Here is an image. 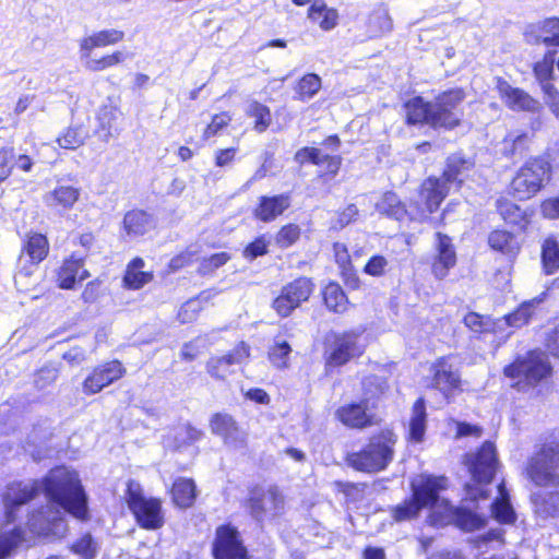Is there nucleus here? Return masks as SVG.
<instances>
[{
	"instance_id": "nucleus-45",
	"label": "nucleus",
	"mask_w": 559,
	"mask_h": 559,
	"mask_svg": "<svg viewBox=\"0 0 559 559\" xmlns=\"http://www.w3.org/2000/svg\"><path fill=\"white\" fill-rule=\"evenodd\" d=\"M85 68L93 72L104 71L108 68L115 67L124 61L126 55L120 50H116L112 53L105 55L100 58H85Z\"/></svg>"
},
{
	"instance_id": "nucleus-13",
	"label": "nucleus",
	"mask_w": 559,
	"mask_h": 559,
	"mask_svg": "<svg viewBox=\"0 0 559 559\" xmlns=\"http://www.w3.org/2000/svg\"><path fill=\"white\" fill-rule=\"evenodd\" d=\"M454 522L456 526L464 531H475L485 526L486 520L478 514L465 509L452 507L447 499H437V509H435V523L443 525Z\"/></svg>"
},
{
	"instance_id": "nucleus-55",
	"label": "nucleus",
	"mask_w": 559,
	"mask_h": 559,
	"mask_svg": "<svg viewBox=\"0 0 559 559\" xmlns=\"http://www.w3.org/2000/svg\"><path fill=\"white\" fill-rule=\"evenodd\" d=\"M464 324L476 333L488 332L492 326L488 318H484L475 312H469L464 317Z\"/></svg>"
},
{
	"instance_id": "nucleus-57",
	"label": "nucleus",
	"mask_w": 559,
	"mask_h": 559,
	"mask_svg": "<svg viewBox=\"0 0 559 559\" xmlns=\"http://www.w3.org/2000/svg\"><path fill=\"white\" fill-rule=\"evenodd\" d=\"M72 550L86 559L93 558L96 552V544L92 536L86 534L73 544Z\"/></svg>"
},
{
	"instance_id": "nucleus-12",
	"label": "nucleus",
	"mask_w": 559,
	"mask_h": 559,
	"mask_svg": "<svg viewBox=\"0 0 559 559\" xmlns=\"http://www.w3.org/2000/svg\"><path fill=\"white\" fill-rule=\"evenodd\" d=\"M284 497L275 487L255 488L251 491L248 508L258 521L273 519L284 511Z\"/></svg>"
},
{
	"instance_id": "nucleus-47",
	"label": "nucleus",
	"mask_w": 559,
	"mask_h": 559,
	"mask_svg": "<svg viewBox=\"0 0 559 559\" xmlns=\"http://www.w3.org/2000/svg\"><path fill=\"white\" fill-rule=\"evenodd\" d=\"M530 142L526 133H509L501 143V152L510 157L523 152Z\"/></svg>"
},
{
	"instance_id": "nucleus-43",
	"label": "nucleus",
	"mask_w": 559,
	"mask_h": 559,
	"mask_svg": "<svg viewBox=\"0 0 559 559\" xmlns=\"http://www.w3.org/2000/svg\"><path fill=\"white\" fill-rule=\"evenodd\" d=\"M537 304L539 301L536 299L525 301L514 312L503 317L502 320L510 326L521 328L533 317Z\"/></svg>"
},
{
	"instance_id": "nucleus-59",
	"label": "nucleus",
	"mask_w": 559,
	"mask_h": 559,
	"mask_svg": "<svg viewBox=\"0 0 559 559\" xmlns=\"http://www.w3.org/2000/svg\"><path fill=\"white\" fill-rule=\"evenodd\" d=\"M534 73L536 79L540 82V85L545 82H549L554 73V59L551 57H545L542 61H538L534 67Z\"/></svg>"
},
{
	"instance_id": "nucleus-28",
	"label": "nucleus",
	"mask_w": 559,
	"mask_h": 559,
	"mask_svg": "<svg viewBox=\"0 0 559 559\" xmlns=\"http://www.w3.org/2000/svg\"><path fill=\"white\" fill-rule=\"evenodd\" d=\"M80 198V189L73 186L60 185L44 197V201L49 207L72 209Z\"/></svg>"
},
{
	"instance_id": "nucleus-48",
	"label": "nucleus",
	"mask_w": 559,
	"mask_h": 559,
	"mask_svg": "<svg viewBox=\"0 0 559 559\" xmlns=\"http://www.w3.org/2000/svg\"><path fill=\"white\" fill-rule=\"evenodd\" d=\"M497 210L507 223L520 224L525 221V212L507 199H499L497 201Z\"/></svg>"
},
{
	"instance_id": "nucleus-17",
	"label": "nucleus",
	"mask_w": 559,
	"mask_h": 559,
	"mask_svg": "<svg viewBox=\"0 0 559 559\" xmlns=\"http://www.w3.org/2000/svg\"><path fill=\"white\" fill-rule=\"evenodd\" d=\"M496 90L502 103L514 111H536L539 103L524 90L512 86L502 78L496 79Z\"/></svg>"
},
{
	"instance_id": "nucleus-46",
	"label": "nucleus",
	"mask_w": 559,
	"mask_h": 559,
	"mask_svg": "<svg viewBox=\"0 0 559 559\" xmlns=\"http://www.w3.org/2000/svg\"><path fill=\"white\" fill-rule=\"evenodd\" d=\"M210 297L209 293H202L197 298L186 301L178 311V319L181 323L192 322L197 319L199 312L203 308V301Z\"/></svg>"
},
{
	"instance_id": "nucleus-2",
	"label": "nucleus",
	"mask_w": 559,
	"mask_h": 559,
	"mask_svg": "<svg viewBox=\"0 0 559 559\" xmlns=\"http://www.w3.org/2000/svg\"><path fill=\"white\" fill-rule=\"evenodd\" d=\"M465 464L471 474V480L465 484L466 499L471 501L486 500L489 497L490 485L497 471V456L495 445L487 441L477 453L468 454Z\"/></svg>"
},
{
	"instance_id": "nucleus-44",
	"label": "nucleus",
	"mask_w": 559,
	"mask_h": 559,
	"mask_svg": "<svg viewBox=\"0 0 559 559\" xmlns=\"http://www.w3.org/2000/svg\"><path fill=\"white\" fill-rule=\"evenodd\" d=\"M248 116L255 119L254 130L258 132H264L271 124L272 116L270 109L255 100L248 104L246 109Z\"/></svg>"
},
{
	"instance_id": "nucleus-9",
	"label": "nucleus",
	"mask_w": 559,
	"mask_h": 559,
	"mask_svg": "<svg viewBox=\"0 0 559 559\" xmlns=\"http://www.w3.org/2000/svg\"><path fill=\"white\" fill-rule=\"evenodd\" d=\"M526 474L536 486H559V445H543L528 461Z\"/></svg>"
},
{
	"instance_id": "nucleus-41",
	"label": "nucleus",
	"mask_w": 559,
	"mask_h": 559,
	"mask_svg": "<svg viewBox=\"0 0 559 559\" xmlns=\"http://www.w3.org/2000/svg\"><path fill=\"white\" fill-rule=\"evenodd\" d=\"M87 138L88 131L85 128L70 127L57 138V143L62 148L76 150L84 144Z\"/></svg>"
},
{
	"instance_id": "nucleus-53",
	"label": "nucleus",
	"mask_w": 559,
	"mask_h": 559,
	"mask_svg": "<svg viewBox=\"0 0 559 559\" xmlns=\"http://www.w3.org/2000/svg\"><path fill=\"white\" fill-rule=\"evenodd\" d=\"M300 236V228L295 224L283 226L276 235V245L281 248H287L295 243Z\"/></svg>"
},
{
	"instance_id": "nucleus-37",
	"label": "nucleus",
	"mask_w": 559,
	"mask_h": 559,
	"mask_svg": "<svg viewBox=\"0 0 559 559\" xmlns=\"http://www.w3.org/2000/svg\"><path fill=\"white\" fill-rule=\"evenodd\" d=\"M532 502L535 512L543 518L559 514V490L546 495L534 493L532 496Z\"/></svg>"
},
{
	"instance_id": "nucleus-4",
	"label": "nucleus",
	"mask_w": 559,
	"mask_h": 559,
	"mask_svg": "<svg viewBox=\"0 0 559 559\" xmlns=\"http://www.w3.org/2000/svg\"><path fill=\"white\" fill-rule=\"evenodd\" d=\"M395 443L396 436L391 430L381 431L361 451L349 454L348 464L367 473L383 471L393 460Z\"/></svg>"
},
{
	"instance_id": "nucleus-31",
	"label": "nucleus",
	"mask_w": 559,
	"mask_h": 559,
	"mask_svg": "<svg viewBox=\"0 0 559 559\" xmlns=\"http://www.w3.org/2000/svg\"><path fill=\"white\" fill-rule=\"evenodd\" d=\"M488 243L495 251L514 258L520 251V243L514 235L507 230L496 229L488 236Z\"/></svg>"
},
{
	"instance_id": "nucleus-40",
	"label": "nucleus",
	"mask_w": 559,
	"mask_h": 559,
	"mask_svg": "<svg viewBox=\"0 0 559 559\" xmlns=\"http://www.w3.org/2000/svg\"><path fill=\"white\" fill-rule=\"evenodd\" d=\"M37 266L38 264L24 260L23 255L20 257L19 270L14 276V282L19 290L28 292L31 287L37 284V277H35Z\"/></svg>"
},
{
	"instance_id": "nucleus-23",
	"label": "nucleus",
	"mask_w": 559,
	"mask_h": 559,
	"mask_svg": "<svg viewBox=\"0 0 559 559\" xmlns=\"http://www.w3.org/2000/svg\"><path fill=\"white\" fill-rule=\"evenodd\" d=\"M123 38L124 32L117 28L94 32L80 40L81 58H88L93 49L116 45L123 40Z\"/></svg>"
},
{
	"instance_id": "nucleus-30",
	"label": "nucleus",
	"mask_w": 559,
	"mask_h": 559,
	"mask_svg": "<svg viewBox=\"0 0 559 559\" xmlns=\"http://www.w3.org/2000/svg\"><path fill=\"white\" fill-rule=\"evenodd\" d=\"M497 489L498 497L491 504V514L499 523L512 524L514 523L516 515L510 503L509 492L503 483L499 484Z\"/></svg>"
},
{
	"instance_id": "nucleus-42",
	"label": "nucleus",
	"mask_w": 559,
	"mask_h": 559,
	"mask_svg": "<svg viewBox=\"0 0 559 559\" xmlns=\"http://www.w3.org/2000/svg\"><path fill=\"white\" fill-rule=\"evenodd\" d=\"M542 261L547 274H552L559 270V243L554 238L545 239L542 246Z\"/></svg>"
},
{
	"instance_id": "nucleus-20",
	"label": "nucleus",
	"mask_w": 559,
	"mask_h": 559,
	"mask_svg": "<svg viewBox=\"0 0 559 559\" xmlns=\"http://www.w3.org/2000/svg\"><path fill=\"white\" fill-rule=\"evenodd\" d=\"M335 417L349 428L364 429L372 425V415L368 413L366 402L342 405L336 409Z\"/></svg>"
},
{
	"instance_id": "nucleus-49",
	"label": "nucleus",
	"mask_w": 559,
	"mask_h": 559,
	"mask_svg": "<svg viewBox=\"0 0 559 559\" xmlns=\"http://www.w3.org/2000/svg\"><path fill=\"white\" fill-rule=\"evenodd\" d=\"M321 88V79L319 75L309 73L301 78L298 83L297 93L301 100L312 98Z\"/></svg>"
},
{
	"instance_id": "nucleus-58",
	"label": "nucleus",
	"mask_w": 559,
	"mask_h": 559,
	"mask_svg": "<svg viewBox=\"0 0 559 559\" xmlns=\"http://www.w3.org/2000/svg\"><path fill=\"white\" fill-rule=\"evenodd\" d=\"M389 265V261L383 255L371 257L364 267V272L371 276H382Z\"/></svg>"
},
{
	"instance_id": "nucleus-32",
	"label": "nucleus",
	"mask_w": 559,
	"mask_h": 559,
	"mask_svg": "<svg viewBox=\"0 0 559 559\" xmlns=\"http://www.w3.org/2000/svg\"><path fill=\"white\" fill-rule=\"evenodd\" d=\"M123 227L129 236H141L154 227V221L146 212L132 210L124 215Z\"/></svg>"
},
{
	"instance_id": "nucleus-39",
	"label": "nucleus",
	"mask_w": 559,
	"mask_h": 559,
	"mask_svg": "<svg viewBox=\"0 0 559 559\" xmlns=\"http://www.w3.org/2000/svg\"><path fill=\"white\" fill-rule=\"evenodd\" d=\"M323 299L325 306L333 312L343 313L348 308V299L336 283H330L324 287Z\"/></svg>"
},
{
	"instance_id": "nucleus-63",
	"label": "nucleus",
	"mask_w": 559,
	"mask_h": 559,
	"mask_svg": "<svg viewBox=\"0 0 559 559\" xmlns=\"http://www.w3.org/2000/svg\"><path fill=\"white\" fill-rule=\"evenodd\" d=\"M267 242L263 237L255 239L253 242L249 243L243 250V255L247 259L253 260L260 255L266 253Z\"/></svg>"
},
{
	"instance_id": "nucleus-38",
	"label": "nucleus",
	"mask_w": 559,
	"mask_h": 559,
	"mask_svg": "<svg viewBox=\"0 0 559 559\" xmlns=\"http://www.w3.org/2000/svg\"><path fill=\"white\" fill-rule=\"evenodd\" d=\"M426 431V408L425 401L418 399L413 406V414L409 421V439L414 442H421Z\"/></svg>"
},
{
	"instance_id": "nucleus-51",
	"label": "nucleus",
	"mask_w": 559,
	"mask_h": 559,
	"mask_svg": "<svg viewBox=\"0 0 559 559\" xmlns=\"http://www.w3.org/2000/svg\"><path fill=\"white\" fill-rule=\"evenodd\" d=\"M392 20L384 10L374 12L369 21V31L373 36H381L392 29Z\"/></svg>"
},
{
	"instance_id": "nucleus-36",
	"label": "nucleus",
	"mask_w": 559,
	"mask_h": 559,
	"mask_svg": "<svg viewBox=\"0 0 559 559\" xmlns=\"http://www.w3.org/2000/svg\"><path fill=\"white\" fill-rule=\"evenodd\" d=\"M376 206L379 213L385 214L395 219H402L406 215L409 216L411 213V209L407 210L393 192L384 193L380 201L377 202Z\"/></svg>"
},
{
	"instance_id": "nucleus-22",
	"label": "nucleus",
	"mask_w": 559,
	"mask_h": 559,
	"mask_svg": "<svg viewBox=\"0 0 559 559\" xmlns=\"http://www.w3.org/2000/svg\"><path fill=\"white\" fill-rule=\"evenodd\" d=\"M437 254L432 263V272L438 278H443L456 263V254L451 239L441 233L437 234Z\"/></svg>"
},
{
	"instance_id": "nucleus-26",
	"label": "nucleus",
	"mask_w": 559,
	"mask_h": 559,
	"mask_svg": "<svg viewBox=\"0 0 559 559\" xmlns=\"http://www.w3.org/2000/svg\"><path fill=\"white\" fill-rule=\"evenodd\" d=\"M88 276L87 271L83 269L82 258L73 254L60 266L57 281L60 288L70 289L76 280L83 281Z\"/></svg>"
},
{
	"instance_id": "nucleus-61",
	"label": "nucleus",
	"mask_w": 559,
	"mask_h": 559,
	"mask_svg": "<svg viewBox=\"0 0 559 559\" xmlns=\"http://www.w3.org/2000/svg\"><path fill=\"white\" fill-rule=\"evenodd\" d=\"M231 120V117L227 112H222L219 115H215L211 121V123L204 130L203 136L209 139L215 135L221 129L226 127Z\"/></svg>"
},
{
	"instance_id": "nucleus-15",
	"label": "nucleus",
	"mask_w": 559,
	"mask_h": 559,
	"mask_svg": "<svg viewBox=\"0 0 559 559\" xmlns=\"http://www.w3.org/2000/svg\"><path fill=\"white\" fill-rule=\"evenodd\" d=\"M465 95L461 88L450 90L438 95L432 103V115L440 116L441 121L435 127L452 129L460 123L461 114L457 109Z\"/></svg>"
},
{
	"instance_id": "nucleus-21",
	"label": "nucleus",
	"mask_w": 559,
	"mask_h": 559,
	"mask_svg": "<svg viewBox=\"0 0 559 559\" xmlns=\"http://www.w3.org/2000/svg\"><path fill=\"white\" fill-rule=\"evenodd\" d=\"M431 371L433 372V388L443 392L445 396H448L449 392L459 388L460 377L453 366L449 362V358H438L432 364Z\"/></svg>"
},
{
	"instance_id": "nucleus-14",
	"label": "nucleus",
	"mask_w": 559,
	"mask_h": 559,
	"mask_svg": "<svg viewBox=\"0 0 559 559\" xmlns=\"http://www.w3.org/2000/svg\"><path fill=\"white\" fill-rule=\"evenodd\" d=\"M45 477L28 483H14L7 487L3 493L5 518L9 523L15 521V511L19 507L33 500L39 492L45 493Z\"/></svg>"
},
{
	"instance_id": "nucleus-35",
	"label": "nucleus",
	"mask_w": 559,
	"mask_h": 559,
	"mask_svg": "<svg viewBox=\"0 0 559 559\" xmlns=\"http://www.w3.org/2000/svg\"><path fill=\"white\" fill-rule=\"evenodd\" d=\"M535 27V43L547 47L559 46V17L545 19Z\"/></svg>"
},
{
	"instance_id": "nucleus-11",
	"label": "nucleus",
	"mask_w": 559,
	"mask_h": 559,
	"mask_svg": "<svg viewBox=\"0 0 559 559\" xmlns=\"http://www.w3.org/2000/svg\"><path fill=\"white\" fill-rule=\"evenodd\" d=\"M212 555L214 559H254L248 555L238 530L229 524L216 528Z\"/></svg>"
},
{
	"instance_id": "nucleus-33",
	"label": "nucleus",
	"mask_w": 559,
	"mask_h": 559,
	"mask_svg": "<svg viewBox=\"0 0 559 559\" xmlns=\"http://www.w3.org/2000/svg\"><path fill=\"white\" fill-rule=\"evenodd\" d=\"M171 497L179 508H190L197 498V487L192 479L180 477L175 480L171 488Z\"/></svg>"
},
{
	"instance_id": "nucleus-27",
	"label": "nucleus",
	"mask_w": 559,
	"mask_h": 559,
	"mask_svg": "<svg viewBox=\"0 0 559 559\" xmlns=\"http://www.w3.org/2000/svg\"><path fill=\"white\" fill-rule=\"evenodd\" d=\"M308 19L317 23L322 31H331L338 24V12L322 0H316L308 9Z\"/></svg>"
},
{
	"instance_id": "nucleus-6",
	"label": "nucleus",
	"mask_w": 559,
	"mask_h": 559,
	"mask_svg": "<svg viewBox=\"0 0 559 559\" xmlns=\"http://www.w3.org/2000/svg\"><path fill=\"white\" fill-rule=\"evenodd\" d=\"M551 370L550 362L545 353L532 350L507 366L504 374L508 378L516 379L513 385L519 390H525L546 380L551 374Z\"/></svg>"
},
{
	"instance_id": "nucleus-18",
	"label": "nucleus",
	"mask_w": 559,
	"mask_h": 559,
	"mask_svg": "<svg viewBox=\"0 0 559 559\" xmlns=\"http://www.w3.org/2000/svg\"><path fill=\"white\" fill-rule=\"evenodd\" d=\"M358 337L359 333L356 331L337 334L328 362L333 366H342L352 358L360 355L362 347L358 344Z\"/></svg>"
},
{
	"instance_id": "nucleus-56",
	"label": "nucleus",
	"mask_w": 559,
	"mask_h": 559,
	"mask_svg": "<svg viewBox=\"0 0 559 559\" xmlns=\"http://www.w3.org/2000/svg\"><path fill=\"white\" fill-rule=\"evenodd\" d=\"M545 104L550 108L551 112L559 119V91L550 82L542 85Z\"/></svg>"
},
{
	"instance_id": "nucleus-19",
	"label": "nucleus",
	"mask_w": 559,
	"mask_h": 559,
	"mask_svg": "<svg viewBox=\"0 0 559 559\" xmlns=\"http://www.w3.org/2000/svg\"><path fill=\"white\" fill-rule=\"evenodd\" d=\"M213 433L222 437L225 443L235 448L242 447L246 441L245 433L239 429L235 419L228 414H215L210 420Z\"/></svg>"
},
{
	"instance_id": "nucleus-8",
	"label": "nucleus",
	"mask_w": 559,
	"mask_h": 559,
	"mask_svg": "<svg viewBox=\"0 0 559 559\" xmlns=\"http://www.w3.org/2000/svg\"><path fill=\"white\" fill-rule=\"evenodd\" d=\"M551 166L544 156L527 159L511 181V191L520 200L535 195L550 179Z\"/></svg>"
},
{
	"instance_id": "nucleus-29",
	"label": "nucleus",
	"mask_w": 559,
	"mask_h": 559,
	"mask_svg": "<svg viewBox=\"0 0 559 559\" xmlns=\"http://www.w3.org/2000/svg\"><path fill=\"white\" fill-rule=\"evenodd\" d=\"M49 252V242L46 236L39 233L26 235L22 247V253L28 257L31 263L39 264Z\"/></svg>"
},
{
	"instance_id": "nucleus-25",
	"label": "nucleus",
	"mask_w": 559,
	"mask_h": 559,
	"mask_svg": "<svg viewBox=\"0 0 559 559\" xmlns=\"http://www.w3.org/2000/svg\"><path fill=\"white\" fill-rule=\"evenodd\" d=\"M406 119L411 124L428 123L435 127V122L441 121L440 116L432 115V103H426L423 97H414L405 104Z\"/></svg>"
},
{
	"instance_id": "nucleus-24",
	"label": "nucleus",
	"mask_w": 559,
	"mask_h": 559,
	"mask_svg": "<svg viewBox=\"0 0 559 559\" xmlns=\"http://www.w3.org/2000/svg\"><path fill=\"white\" fill-rule=\"evenodd\" d=\"M290 205V198L287 194L274 197H261L259 205L254 209V217L262 222L274 221Z\"/></svg>"
},
{
	"instance_id": "nucleus-54",
	"label": "nucleus",
	"mask_w": 559,
	"mask_h": 559,
	"mask_svg": "<svg viewBox=\"0 0 559 559\" xmlns=\"http://www.w3.org/2000/svg\"><path fill=\"white\" fill-rule=\"evenodd\" d=\"M15 152L13 147L0 148V181L10 177L14 168Z\"/></svg>"
},
{
	"instance_id": "nucleus-7",
	"label": "nucleus",
	"mask_w": 559,
	"mask_h": 559,
	"mask_svg": "<svg viewBox=\"0 0 559 559\" xmlns=\"http://www.w3.org/2000/svg\"><path fill=\"white\" fill-rule=\"evenodd\" d=\"M126 500L136 523L145 530L156 531L165 523L162 501L154 497H146L139 483L129 480Z\"/></svg>"
},
{
	"instance_id": "nucleus-1",
	"label": "nucleus",
	"mask_w": 559,
	"mask_h": 559,
	"mask_svg": "<svg viewBox=\"0 0 559 559\" xmlns=\"http://www.w3.org/2000/svg\"><path fill=\"white\" fill-rule=\"evenodd\" d=\"M44 485L47 503L28 513L27 531L16 526L0 535V559H7L16 548L32 543L35 537H64L68 532L66 513L80 520L86 519V495L75 471L66 466L52 468L45 476Z\"/></svg>"
},
{
	"instance_id": "nucleus-60",
	"label": "nucleus",
	"mask_w": 559,
	"mask_h": 559,
	"mask_svg": "<svg viewBox=\"0 0 559 559\" xmlns=\"http://www.w3.org/2000/svg\"><path fill=\"white\" fill-rule=\"evenodd\" d=\"M58 378V369L52 366L43 367L35 379V384L39 389H45L49 384L53 383Z\"/></svg>"
},
{
	"instance_id": "nucleus-50",
	"label": "nucleus",
	"mask_w": 559,
	"mask_h": 559,
	"mask_svg": "<svg viewBox=\"0 0 559 559\" xmlns=\"http://www.w3.org/2000/svg\"><path fill=\"white\" fill-rule=\"evenodd\" d=\"M292 348L286 341L275 342L269 350L271 362L277 368H287Z\"/></svg>"
},
{
	"instance_id": "nucleus-5",
	"label": "nucleus",
	"mask_w": 559,
	"mask_h": 559,
	"mask_svg": "<svg viewBox=\"0 0 559 559\" xmlns=\"http://www.w3.org/2000/svg\"><path fill=\"white\" fill-rule=\"evenodd\" d=\"M459 169L455 168V158L449 162V169L441 178H428L420 187L418 200L411 204L409 217L424 219L435 212L449 192L448 183L455 180Z\"/></svg>"
},
{
	"instance_id": "nucleus-3",
	"label": "nucleus",
	"mask_w": 559,
	"mask_h": 559,
	"mask_svg": "<svg viewBox=\"0 0 559 559\" xmlns=\"http://www.w3.org/2000/svg\"><path fill=\"white\" fill-rule=\"evenodd\" d=\"M413 498L396 506L392 510L395 521H406L417 515L421 508H429L435 520V509L440 491L448 487L445 477L419 475L412 480Z\"/></svg>"
},
{
	"instance_id": "nucleus-64",
	"label": "nucleus",
	"mask_w": 559,
	"mask_h": 559,
	"mask_svg": "<svg viewBox=\"0 0 559 559\" xmlns=\"http://www.w3.org/2000/svg\"><path fill=\"white\" fill-rule=\"evenodd\" d=\"M229 260V255L226 252H219L211 255L209 259L203 260L201 269L203 272H211Z\"/></svg>"
},
{
	"instance_id": "nucleus-16",
	"label": "nucleus",
	"mask_w": 559,
	"mask_h": 559,
	"mask_svg": "<svg viewBox=\"0 0 559 559\" xmlns=\"http://www.w3.org/2000/svg\"><path fill=\"white\" fill-rule=\"evenodd\" d=\"M126 369L118 360L107 361L93 369L82 384L83 392L87 395L96 394L112 382L121 379Z\"/></svg>"
},
{
	"instance_id": "nucleus-34",
	"label": "nucleus",
	"mask_w": 559,
	"mask_h": 559,
	"mask_svg": "<svg viewBox=\"0 0 559 559\" xmlns=\"http://www.w3.org/2000/svg\"><path fill=\"white\" fill-rule=\"evenodd\" d=\"M144 261L141 258L133 259L127 266L123 277L124 285L131 289H140L153 280L151 272L143 271Z\"/></svg>"
},
{
	"instance_id": "nucleus-10",
	"label": "nucleus",
	"mask_w": 559,
	"mask_h": 559,
	"mask_svg": "<svg viewBox=\"0 0 559 559\" xmlns=\"http://www.w3.org/2000/svg\"><path fill=\"white\" fill-rule=\"evenodd\" d=\"M313 282L305 276L287 283L281 289L280 295L273 300V310L282 318H287L309 299L313 293Z\"/></svg>"
},
{
	"instance_id": "nucleus-62",
	"label": "nucleus",
	"mask_w": 559,
	"mask_h": 559,
	"mask_svg": "<svg viewBox=\"0 0 559 559\" xmlns=\"http://www.w3.org/2000/svg\"><path fill=\"white\" fill-rule=\"evenodd\" d=\"M334 254L336 263L340 265V267H342L344 272H350L352 261L347 247L341 242L334 243Z\"/></svg>"
},
{
	"instance_id": "nucleus-52",
	"label": "nucleus",
	"mask_w": 559,
	"mask_h": 559,
	"mask_svg": "<svg viewBox=\"0 0 559 559\" xmlns=\"http://www.w3.org/2000/svg\"><path fill=\"white\" fill-rule=\"evenodd\" d=\"M227 355L222 357H212L206 364L207 372L215 379L223 380L231 373V361H228Z\"/></svg>"
}]
</instances>
